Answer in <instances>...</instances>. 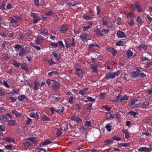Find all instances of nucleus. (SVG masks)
<instances>
[{
  "mask_svg": "<svg viewBox=\"0 0 152 152\" xmlns=\"http://www.w3.org/2000/svg\"><path fill=\"white\" fill-rule=\"evenodd\" d=\"M27 53V51L25 50V49L23 48L19 52V55L21 57H22L23 55Z\"/></svg>",
  "mask_w": 152,
  "mask_h": 152,
  "instance_id": "obj_21",
  "label": "nucleus"
},
{
  "mask_svg": "<svg viewBox=\"0 0 152 152\" xmlns=\"http://www.w3.org/2000/svg\"><path fill=\"white\" fill-rule=\"evenodd\" d=\"M64 108L62 107H59L57 109L56 112L58 114L62 113L64 111Z\"/></svg>",
  "mask_w": 152,
  "mask_h": 152,
  "instance_id": "obj_23",
  "label": "nucleus"
},
{
  "mask_svg": "<svg viewBox=\"0 0 152 152\" xmlns=\"http://www.w3.org/2000/svg\"><path fill=\"white\" fill-rule=\"evenodd\" d=\"M98 67H99L98 65H95L93 64H92L90 67V68L92 69L93 72L95 73L98 72V69H97V68Z\"/></svg>",
  "mask_w": 152,
  "mask_h": 152,
  "instance_id": "obj_15",
  "label": "nucleus"
},
{
  "mask_svg": "<svg viewBox=\"0 0 152 152\" xmlns=\"http://www.w3.org/2000/svg\"><path fill=\"white\" fill-rule=\"evenodd\" d=\"M109 51L110 52L113 56H115L117 53V51L113 49H110Z\"/></svg>",
  "mask_w": 152,
  "mask_h": 152,
  "instance_id": "obj_48",
  "label": "nucleus"
},
{
  "mask_svg": "<svg viewBox=\"0 0 152 152\" xmlns=\"http://www.w3.org/2000/svg\"><path fill=\"white\" fill-rule=\"evenodd\" d=\"M29 115L31 117L35 118L37 119H38L39 118L37 113H35V112H34L31 113L29 114Z\"/></svg>",
  "mask_w": 152,
  "mask_h": 152,
  "instance_id": "obj_20",
  "label": "nucleus"
},
{
  "mask_svg": "<svg viewBox=\"0 0 152 152\" xmlns=\"http://www.w3.org/2000/svg\"><path fill=\"white\" fill-rule=\"evenodd\" d=\"M52 54L55 58V59L57 61L59 60L60 58V54L56 52L52 53Z\"/></svg>",
  "mask_w": 152,
  "mask_h": 152,
  "instance_id": "obj_14",
  "label": "nucleus"
},
{
  "mask_svg": "<svg viewBox=\"0 0 152 152\" xmlns=\"http://www.w3.org/2000/svg\"><path fill=\"white\" fill-rule=\"evenodd\" d=\"M60 84L58 82L54 80H52V88L54 91H56L58 89Z\"/></svg>",
  "mask_w": 152,
  "mask_h": 152,
  "instance_id": "obj_3",
  "label": "nucleus"
},
{
  "mask_svg": "<svg viewBox=\"0 0 152 152\" xmlns=\"http://www.w3.org/2000/svg\"><path fill=\"white\" fill-rule=\"evenodd\" d=\"M44 38L42 36H38L37 37V39L35 41V42L38 45H40L42 43L44 40Z\"/></svg>",
  "mask_w": 152,
  "mask_h": 152,
  "instance_id": "obj_10",
  "label": "nucleus"
},
{
  "mask_svg": "<svg viewBox=\"0 0 152 152\" xmlns=\"http://www.w3.org/2000/svg\"><path fill=\"white\" fill-rule=\"evenodd\" d=\"M137 101V99H134L131 100L130 104L131 105H133Z\"/></svg>",
  "mask_w": 152,
  "mask_h": 152,
  "instance_id": "obj_58",
  "label": "nucleus"
},
{
  "mask_svg": "<svg viewBox=\"0 0 152 152\" xmlns=\"http://www.w3.org/2000/svg\"><path fill=\"white\" fill-rule=\"evenodd\" d=\"M72 121H74L78 124H81L82 123V119L78 117L77 115H74L72 116L70 118Z\"/></svg>",
  "mask_w": 152,
  "mask_h": 152,
  "instance_id": "obj_5",
  "label": "nucleus"
},
{
  "mask_svg": "<svg viewBox=\"0 0 152 152\" xmlns=\"http://www.w3.org/2000/svg\"><path fill=\"white\" fill-rule=\"evenodd\" d=\"M106 117L107 119H110L111 118H113L114 116L110 113H108L106 114Z\"/></svg>",
  "mask_w": 152,
  "mask_h": 152,
  "instance_id": "obj_45",
  "label": "nucleus"
},
{
  "mask_svg": "<svg viewBox=\"0 0 152 152\" xmlns=\"http://www.w3.org/2000/svg\"><path fill=\"white\" fill-rule=\"evenodd\" d=\"M11 20L10 22L17 24L18 22L20 20V18L19 16H15L10 17Z\"/></svg>",
  "mask_w": 152,
  "mask_h": 152,
  "instance_id": "obj_6",
  "label": "nucleus"
},
{
  "mask_svg": "<svg viewBox=\"0 0 152 152\" xmlns=\"http://www.w3.org/2000/svg\"><path fill=\"white\" fill-rule=\"evenodd\" d=\"M68 26L67 25H62L58 28V30L61 31L63 33H65L68 30Z\"/></svg>",
  "mask_w": 152,
  "mask_h": 152,
  "instance_id": "obj_11",
  "label": "nucleus"
},
{
  "mask_svg": "<svg viewBox=\"0 0 152 152\" xmlns=\"http://www.w3.org/2000/svg\"><path fill=\"white\" fill-rule=\"evenodd\" d=\"M89 48L92 49H95L96 47H99L98 45L95 43L89 44Z\"/></svg>",
  "mask_w": 152,
  "mask_h": 152,
  "instance_id": "obj_27",
  "label": "nucleus"
},
{
  "mask_svg": "<svg viewBox=\"0 0 152 152\" xmlns=\"http://www.w3.org/2000/svg\"><path fill=\"white\" fill-rule=\"evenodd\" d=\"M50 46L56 48L57 47L58 45V43L57 42H51L50 44Z\"/></svg>",
  "mask_w": 152,
  "mask_h": 152,
  "instance_id": "obj_50",
  "label": "nucleus"
},
{
  "mask_svg": "<svg viewBox=\"0 0 152 152\" xmlns=\"http://www.w3.org/2000/svg\"><path fill=\"white\" fill-rule=\"evenodd\" d=\"M8 124L9 126H16L17 125L16 122L14 120H10L8 123Z\"/></svg>",
  "mask_w": 152,
  "mask_h": 152,
  "instance_id": "obj_39",
  "label": "nucleus"
},
{
  "mask_svg": "<svg viewBox=\"0 0 152 152\" xmlns=\"http://www.w3.org/2000/svg\"><path fill=\"white\" fill-rule=\"evenodd\" d=\"M12 114H14L17 117H19L20 116L22 115L21 113L18 112L16 110H12Z\"/></svg>",
  "mask_w": 152,
  "mask_h": 152,
  "instance_id": "obj_31",
  "label": "nucleus"
},
{
  "mask_svg": "<svg viewBox=\"0 0 152 152\" xmlns=\"http://www.w3.org/2000/svg\"><path fill=\"white\" fill-rule=\"evenodd\" d=\"M39 86L40 84L39 82L37 81L35 82L34 83V89L38 90Z\"/></svg>",
  "mask_w": 152,
  "mask_h": 152,
  "instance_id": "obj_42",
  "label": "nucleus"
},
{
  "mask_svg": "<svg viewBox=\"0 0 152 152\" xmlns=\"http://www.w3.org/2000/svg\"><path fill=\"white\" fill-rule=\"evenodd\" d=\"M137 48L140 50L143 48L144 50H146L148 46L147 45H145L144 44H142L138 46Z\"/></svg>",
  "mask_w": 152,
  "mask_h": 152,
  "instance_id": "obj_26",
  "label": "nucleus"
},
{
  "mask_svg": "<svg viewBox=\"0 0 152 152\" xmlns=\"http://www.w3.org/2000/svg\"><path fill=\"white\" fill-rule=\"evenodd\" d=\"M140 72V70L137 67L136 68V71H133L131 73V76L133 77L136 78L138 76H139Z\"/></svg>",
  "mask_w": 152,
  "mask_h": 152,
  "instance_id": "obj_9",
  "label": "nucleus"
},
{
  "mask_svg": "<svg viewBox=\"0 0 152 152\" xmlns=\"http://www.w3.org/2000/svg\"><path fill=\"white\" fill-rule=\"evenodd\" d=\"M113 139L116 141H120L121 140V139L119 138V137H117L116 136H114L113 137Z\"/></svg>",
  "mask_w": 152,
  "mask_h": 152,
  "instance_id": "obj_62",
  "label": "nucleus"
},
{
  "mask_svg": "<svg viewBox=\"0 0 152 152\" xmlns=\"http://www.w3.org/2000/svg\"><path fill=\"white\" fill-rule=\"evenodd\" d=\"M87 127H85L84 126L80 128V130L82 132L86 131L88 129Z\"/></svg>",
  "mask_w": 152,
  "mask_h": 152,
  "instance_id": "obj_56",
  "label": "nucleus"
},
{
  "mask_svg": "<svg viewBox=\"0 0 152 152\" xmlns=\"http://www.w3.org/2000/svg\"><path fill=\"white\" fill-rule=\"evenodd\" d=\"M14 48L15 49V50L17 51L18 50L22 49V46L19 44H17L15 45Z\"/></svg>",
  "mask_w": 152,
  "mask_h": 152,
  "instance_id": "obj_24",
  "label": "nucleus"
},
{
  "mask_svg": "<svg viewBox=\"0 0 152 152\" xmlns=\"http://www.w3.org/2000/svg\"><path fill=\"white\" fill-rule=\"evenodd\" d=\"M2 57L4 59L7 61H8L10 59V58L8 57V54L7 53L3 54L2 55Z\"/></svg>",
  "mask_w": 152,
  "mask_h": 152,
  "instance_id": "obj_41",
  "label": "nucleus"
},
{
  "mask_svg": "<svg viewBox=\"0 0 152 152\" xmlns=\"http://www.w3.org/2000/svg\"><path fill=\"white\" fill-rule=\"evenodd\" d=\"M21 68L23 70H25L28 72H29V70L26 66V64L25 63L22 64L21 65Z\"/></svg>",
  "mask_w": 152,
  "mask_h": 152,
  "instance_id": "obj_38",
  "label": "nucleus"
},
{
  "mask_svg": "<svg viewBox=\"0 0 152 152\" xmlns=\"http://www.w3.org/2000/svg\"><path fill=\"white\" fill-rule=\"evenodd\" d=\"M127 15V18H132V17H134L136 16V15H134L133 12H131L130 13H124Z\"/></svg>",
  "mask_w": 152,
  "mask_h": 152,
  "instance_id": "obj_32",
  "label": "nucleus"
},
{
  "mask_svg": "<svg viewBox=\"0 0 152 152\" xmlns=\"http://www.w3.org/2000/svg\"><path fill=\"white\" fill-rule=\"evenodd\" d=\"M149 150V148L146 147H140L139 149V151H146Z\"/></svg>",
  "mask_w": 152,
  "mask_h": 152,
  "instance_id": "obj_53",
  "label": "nucleus"
},
{
  "mask_svg": "<svg viewBox=\"0 0 152 152\" xmlns=\"http://www.w3.org/2000/svg\"><path fill=\"white\" fill-rule=\"evenodd\" d=\"M48 29L46 28H43L41 27L38 28V30L39 31V33L44 35H48Z\"/></svg>",
  "mask_w": 152,
  "mask_h": 152,
  "instance_id": "obj_7",
  "label": "nucleus"
},
{
  "mask_svg": "<svg viewBox=\"0 0 152 152\" xmlns=\"http://www.w3.org/2000/svg\"><path fill=\"white\" fill-rule=\"evenodd\" d=\"M129 99V96L126 95H125L123 97H121L120 98L121 101V102L123 100H126Z\"/></svg>",
  "mask_w": 152,
  "mask_h": 152,
  "instance_id": "obj_49",
  "label": "nucleus"
},
{
  "mask_svg": "<svg viewBox=\"0 0 152 152\" xmlns=\"http://www.w3.org/2000/svg\"><path fill=\"white\" fill-rule=\"evenodd\" d=\"M10 94H12L11 93H7V96L8 97V98H9V99L11 100V102H15L17 100L15 98L13 97H10L9 96H9H11L10 95Z\"/></svg>",
  "mask_w": 152,
  "mask_h": 152,
  "instance_id": "obj_28",
  "label": "nucleus"
},
{
  "mask_svg": "<svg viewBox=\"0 0 152 152\" xmlns=\"http://www.w3.org/2000/svg\"><path fill=\"white\" fill-rule=\"evenodd\" d=\"M102 25H103L106 26L108 24V18L107 16H105L104 17L102 18Z\"/></svg>",
  "mask_w": 152,
  "mask_h": 152,
  "instance_id": "obj_13",
  "label": "nucleus"
},
{
  "mask_svg": "<svg viewBox=\"0 0 152 152\" xmlns=\"http://www.w3.org/2000/svg\"><path fill=\"white\" fill-rule=\"evenodd\" d=\"M117 36L119 38L126 37L125 33L120 31H118L117 33Z\"/></svg>",
  "mask_w": 152,
  "mask_h": 152,
  "instance_id": "obj_12",
  "label": "nucleus"
},
{
  "mask_svg": "<svg viewBox=\"0 0 152 152\" xmlns=\"http://www.w3.org/2000/svg\"><path fill=\"white\" fill-rule=\"evenodd\" d=\"M4 140L6 141L9 142H14L15 141V140L14 139L10 137H6L4 138Z\"/></svg>",
  "mask_w": 152,
  "mask_h": 152,
  "instance_id": "obj_40",
  "label": "nucleus"
},
{
  "mask_svg": "<svg viewBox=\"0 0 152 152\" xmlns=\"http://www.w3.org/2000/svg\"><path fill=\"white\" fill-rule=\"evenodd\" d=\"M48 63L49 65L55 64V62L51 58L48 60Z\"/></svg>",
  "mask_w": 152,
  "mask_h": 152,
  "instance_id": "obj_51",
  "label": "nucleus"
},
{
  "mask_svg": "<svg viewBox=\"0 0 152 152\" xmlns=\"http://www.w3.org/2000/svg\"><path fill=\"white\" fill-rule=\"evenodd\" d=\"M113 73H110L108 72L107 73L106 75L105 76V78L107 80H108L110 78H114L113 76Z\"/></svg>",
  "mask_w": 152,
  "mask_h": 152,
  "instance_id": "obj_22",
  "label": "nucleus"
},
{
  "mask_svg": "<svg viewBox=\"0 0 152 152\" xmlns=\"http://www.w3.org/2000/svg\"><path fill=\"white\" fill-rule=\"evenodd\" d=\"M133 55V53L130 50H128L127 51L126 53V57L127 58L129 59L132 58L131 57Z\"/></svg>",
  "mask_w": 152,
  "mask_h": 152,
  "instance_id": "obj_19",
  "label": "nucleus"
},
{
  "mask_svg": "<svg viewBox=\"0 0 152 152\" xmlns=\"http://www.w3.org/2000/svg\"><path fill=\"white\" fill-rule=\"evenodd\" d=\"M36 149L37 150L38 152H40L42 151H43L44 152H46V151L45 149L40 148L39 147H37L36 148Z\"/></svg>",
  "mask_w": 152,
  "mask_h": 152,
  "instance_id": "obj_55",
  "label": "nucleus"
},
{
  "mask_svg": "<svg viewBox=\"0 0 152 152\" xmlns=\"http://www.w3.org/2000/svg\"><path fill=\"white\" fill-rule=\"evenodd\" d=\"M127 114H130L131 115L133 116L134 118H136V115L138 114V113L135 112H134L133 110H131L130 111L128 112Z\"/></svg>",
  "mask_w": 152,
  "mask_h": 152,
  "instance_id": "obj_30",
  "label": "nucleus"
},
{
  "mask_svg": "<svg viewBox=\"0 0 152 152\" xmlns=\"http://www.w3.org/2000/svg\"><path fill=\"white\" fill-rule=\"evenodd\" d=\"M32 120L29 118H27V119L26 121V125H28L30 124V122Z\"/></svg>",
  "mask_w": 152,
  "mask_h": 152,
  "instance_id": "obj_61",
  "label": "nucleus"
},
{
  "mask_svg": "<svg viewBox=\"0 0 152 152\" xmlns=\"http://www.w3.org/2000/svg\"><path fill=\"white\" fill-rule=\"evenodd\" d=\"M131 6L132 8L134 9H137L138 12H140L142 11L141 7L138 2H136L134 4H131Z\"/></svg>",
  "mask_w": 152,
  "mask_h": 152,
  "instance_id": "obj_1",
  "label": "nucleus"
},
{
  "mask_svg": "<svg viewBox=\"0 0 152 152\" xmlns=\"http://www.w3.org/2000/svg\"><path fill=\"white\" fill-rule=\"evenodd\" d=\"M9 43V42L7 41L3 42L2 44V48L4 49H6V47L7 46Z\"/></svg>",
  "mask_w": 152,
  "mask_h": 152,
  "instance_id": "obj_43",
  "label": "nucleus"
},
{
  "mask_svg": "<svg viewBox=\"0 0 152 152\" xmlns=\"http://www.w3.org/2000/svg\"><path fill=\"white\" fill-rule=\"evenodd\" d=\"M113 142V140H105L104 142L106 143V145H108L111 143Z\"/></svg>",
  "mask_w": 152,
  "mask_h": 152,
  "instance_id": "obj_59",
  "label": "nucleus"
},
{
  "mask_svg": "<svg viewBox=\"0 0 152 152\" xmlns=\"http://www.w3.org/2000/svg\"><path fill=\"white\" fill-rule=\"evenodd\" d=\"M85 125L87 128L91 127L92 126L91 121H86Z\"/></svg>",
  "mask_w": 152,
  "mask_h": 152,
  "instance_id": "obj_33",
  "label": "nucleus"
},
{
  "mask_svg": "<svg viewBox=\"0 0 152 152\" xmlns=\"http://www.w3.org/2000/svg\"><path fill=\"white\" fill-rule=\"evenodd\" d=\"M31 15L34 18V23H37L39 20L40 18L38 16V15L36 13H33L31 14Z\"/></svg>",
  "mask_w": 152,
  "mask_h": 152,
  "instance_id": "obj_8",
  "label": "nucleus"
},
{
  "mask_svg": "<svg viewBox=\"0 0 152 152\" xmlns=\"http://www.w3.org/2000/svg\"><path fill=\"white\" fill-rule=\"evenodd\" d=\"M94 32L96 34H98L99 36H102L103 34L102 33L101 31L98 29L96 28L94 30Z\"/></svg>",
  "mask_w": 152,
  "mask_h": 152,
  "instance_id": "obj_29",
  "label": "nucleus"
},
{
  "mask_svg": "<svg viewBox=\"0 0 152 152\" xmlns=\"http://www.w3.org/2000/svg\"><path fill=\"white\" fill-rule=\"evenodd\" d=\"M80 37L83 42L90 40L91 39L90 35L88 34L83 33L80 35Z\"/></svg>",
  "mask_w": 152,
  "mask_h": 152,
  "instance_id": "obj_2",
  "label": "nucleus"
},
{
  "mask_svg": "<svg viewBox=\"0 0 152 152\" xmlns=\"http://www.w3.org/2000/svg\"><path fill=\"white\" fill-rule=\"evenodd\" d=\"M118 145L120 147H126L130 145L129 143H120L118 144Z\"/></svg>",
  "mask_w": 152,
  "mask_h": 152,
  "instance_id": "obj_44",
  "label": "nucleus"
},
{
  "mask_svg": "<svg viewBox=\"0 0 152 152\" xmlns=\"http://www.w3.org/2000/svg\"><path fill=\"white\" fill-rule=\"evenodd\" d=\"M80 4L79 2H69L67 4L68 5L69 7L71 6H75L79 4Z\"/></svg>",
  "mask_w": 152,
  "mask_h": 152,
  "instance_id": "obj_25",
  "label": "nucleus"
},
{
  "mask_svg": "<svg viewBox=\"0 0 152 152\" xmlns=\"http://www.w3.org/2000/svg\"><path fill=\"white\" fill-rule=\"evenodd\" d=\"M136 21L137 22L139 23H142V20L141 18L139 16H138L137 18V19L136 20Z\"/></svg>",
  "mask_w": 152,
  "mask_h": 152,
  "instance_id": "obj_63",
  "label": "nucleus"
},
{
  "mask_svg": "<svg viewBox=\"0 0 152 152\" xmlns=\"http://www.w3.org/2000/svg\"><path fill=\"white\" fill-rule=\"evenodd\" d=\"M86 97L87 99L84 101V102H93L95 100V99H94L91 97H90L89 96H87Z\"/></svg>",
  "mask_w": 152,
  "mask_h": 152,
  "instance_id": "obj_34",
  "label": "nucleus"
},
{
  "mask_svg": "<svg viewBox=\"0 0 152 152\" xmlns=\"http://www.w3.org/2000/svg\"><path fill=\"white\" fill-rule=\"evenodd\" d=\"M27 139L33 142L36 143V140L34 137L28 138Z\"/></svg>",
  "mask_w": 152,
  "mask_h": 152,
  "instance_id": "obj_54",
  "label": "nucleus"
},
{
  "mask_svg": "<svg viewBox=\"0 0 152 152\" xmlns=\"http://www.w3.org/2000/svg\"><path fill=\"white\" fill-rule=\"evenodd\" d=\"M39 3L40 5H45L46 4L44 0H39Z\"/></svg>",
  "mask_w": 152,
  "mask_h": 152,
  "instance_id": "obj_52",
  "label": "nucleus"
},
{
  "mask_svg": "<svg viewBox=\"0 0 152 152\" xmlns=\"http://www.w3.org/2000/svg\"><path fill=\"white\" fill-rule=\"evenodd\" d=\"M18 99L19 101H22L26 99V96L24 95H20L18 96Z\"/></svg>",
  "mask_w": 152,
  "mask_h": 152,
  "instance_id": "obj_46",
  "label": "nucleus"
},
{
  "mask_svg": "<svg viewBox=\"0 0 152 152\" xmlns=\"http://www.w3.org/2000/svg\"><path fill=\"white\" fill-rule=\"evenodd\" d=\"M105 127L108 131L110 132L111 131L112 126L110 125V123L107 124Z\"/></svg>",
  "mask_w": 152,
  "mask_h": 152,
  "instance_id": "obj_47",
  "label": "nucleus"
},
{
  "mask_svg": "<svg viewBox=\"0 0 152 152\" xmlns=\"http://www.w3.org/2000/svg\"><path fill=\"white\" fill-rule=\"evenodd\" d=\"M75 73L77 76L79 77H82V75L83 73L82 70L78 68L76 69Z\"/></svg>",
  "mask_w": 152,
  "mask_h": 152,
  "instance_id": "obj_17",
  "label": "nucleus"
},
{
  "mask_svg": "<svg viewBox=\"0 0 152 152\" xmlns=\"http://www.w3.org/2000/svg\"><path fill=\"white\" fill-rule=\"evenodd\" d=\"M88 89V88H86L83 89L79 91V94L82 96H84L86 94Z\"/></svg>",
  "mask_w": 152,
  "mask_h": 152,
  "instance_id": "obj_18",
  "label": "nucleus"
},
{
  "mask_svg": "<svg viewBox=\"0 0 152 152\" xmlns=\"http://www.w3.org/2000/svg\"><path fill=\"white\" fill-rule=\"evenodd\" d=\"M122 132L124 133L125 135V137L126 138H128L129 137V134L126 129H123L122 130Z\"/></svg>",
  "mask_w": 152,
  "mask_h": 152,
  "instance_id": "obj_37",
  "label": "nucleus"
},
{
  "mask_svg": "<svg viewBox=\"0 0 152 152\" xmlns=\"http://www.w3.org/2000/svg\"><path fill=\"white\" fill-rule=\"evenodd\" d=\"M73 98L72 96H70L68 100V101L69 103L71 104H72L73 102Z\"/></svg>",
  "mask_w": 152,
  "mask_h": 152,
  "instance_id": "obj_64",
  "label": "nucleus"
},
{
  "mask_svg": "<svg viewBox=\"0 0 152 152\" xmlns=\"http://www.w3.org/2000/svg\"><path fill=\"white\" fill-rule=\"evenodd\" d=\"M67 126L66 124L63 125V126H61L59 129H58L56 132V135L57 136L61 135L62 133L61 131L63 130H67L68 129Z\"/></svg>",
  "mask_w": 152,
  "mask_h": 152,
  "instance_id": "obj_4",
  "label": "nucleus"
},
{
  "mask_svg": "<svg viewBox=\"0 0 152 152\" xmlns=\"http://www.w3.org/2000/svg\"><path fill=\"white\" fill-rule=\"evenodd\" d=\"M116 45L117 46H123V42L121 40L119 41L116 43Z\"/></svg>",
  "mask_w": 152,
  "mask_h": 152,
  "instance_id": "obj_57",
  "label": "nucleus"
},
{
  "mask_svg": "<svg viewBox=\"0 0 152 152\" xmlns=\"http://www.w3.org/2000/svg\"><path fill=\"white\" fill-rule=\"evenodd\" d=\"M0 121L3 122H6L9 121L8 118L5 115L0 116Z\"/></svg>",
  "mask_w": 152,
  "mask_h": 152,
  "instance_id": "obj_16",
  "label": "nucleus"
},
{
  "mask_svg": "<svg viewBox=\"0 0 152 152\" xmlns=\"http://www.w3.org/2000/svg\"><path fill=\"white\" fill-rule=\"evenodd\" d=\"M113 77L114 78L116 76H118L119 74H120V71L119 70L117 71L116 72L113 73Z\"/></svg>",
  "mask_w": 152,
  "mask_h": 152,
  "instance_id": "obj_60",
  "label": "nucleus"
},
{
  "mask_svg": "<svg viewBox=\"0 0 152 152\" xmlns=\"http://www.w3.org/2000/svg\"><path fill=\"white\" fill-rule=\"evenodd\" d=\"M149 104V102L146 101L142 104L141 106L143 108H146L148 106Z\"/></svg>",
  "mask_w": 152,
  "mask_h": 152,
  "instance_id": "obj_36",
  "label": "nucleus"
},
{
  "mask_svg": "<svg viewBox=\"0 0 152 152\" xmlns=\"http://www.w3.org/2000/svg\"><path fill=\"white\" fill-rule=\"evenodd\" d=\"M83 17L84 19L88 20L92 19L93 18L92 17H91L89 15L86 14H85L83 15Z\"/></svg>",
  "mask_w": 152,
  "mask_h": 152,
  "instance_id": "obj_35",
  "label": "nucleus"
}]
</instances>
